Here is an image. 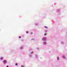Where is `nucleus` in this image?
I'll return each mask as SVG.
<instances>
[{
  "label": "nucleus",
  "instance_id": "ddd939ff",
  "mask_svg": "<svg viewBox=\"0 0 67 67\" xmlns=\"http://www.w3.org/2000/svg\"><path fill=\"white\" fill-rule=\"evenodd\" d=\"M23 47H20V49H23Z\"/></svg>",
  "mask_w": 67,
  "mask_h": 67
},
{
  "label": "nucleus",
  "instance_id": "b1692460",
  "mask_svg": "<svg viewBox=\"0 0 67 67\" xmlns=\"http://www.w3.org/2000/svg\"><path fill=\"white\" fill-rule=\"evenodd\" d=\"M22 41H23V40H22Z\"/></svg>",
  "mask_w": 67,
  "mask_h": 67
},
{
  "label": "nucleus",
  "instance_id": "a211bd4d",
  "mask_svg": "<svg viewBox=\"0 0 67 67\" xmlns=\"http://www.w3.org/2000/svg\"><path fill=\"white\" fill-rule=\"evenodd\" d=\"M44 35H46V33L44 34Z\"/></svg>",
  "mask_w": 67,
  "mask_h": 67
},
{
  "label": "nucleus",
  "instance_id": "7ed1b4c3",
  "mask_svg": "<svg viewBox=\"0 0 67 67\" xmlns=\"http://www.w3.org/2000/svg\"><path fill=\"white\" fill-rule=\"evenodd\" d=\"M3 64H6L7 63V60H4L3 61Z\"/></svg>",
  "mask_w": 67,
  "mask_h": 67
},
{
  "label": "nucleus",
  "instance_id": "5701e85b",
  "mask_svg": "<svg viewBox=\"0 0 67 67\" xmlns=\"http://www.w3.org/2000/svg\"><path fill=\"white\" fill-rule=\"evenodd\" d=\"M6 67H9V66H6Z\"/></svg>",
  "mask_w": 67,
  "mask_h": 67
},
{
  "label": "nucleus",
  "instance_id": "dca6fc26",
  "mask_svg": "<svg viewBox=\"0 0 67 67\" xmlns=\"http://www.w3.org/2000/svg\"><path fill=\"white\" fill-rule=\"evenodd\" d=\"M15 65L16 66H17L18 65V63H16L15 64Z\"/></svg>",
  "mask_w": 67,
  "mask_h": 67
},
{
  "label": "nucleus",
  "instance_id": "f03ea898",
  "mask_svg": "<svg viewBox=\"0 0 67 67\" xmlns=\"http://www.w3.org/2000/svg\"><path fill=\"white\" fill-rule=\"evenodd\" d=\"M43 44L44 45H46V41H44L43 43Z\"/></svg>",
  "mask_w": 67,
  "mask_h": 67
},
{
  "label": "nucleus",
  "instance_id": "9d476101",
  "mask_svg": "<svg viewBox=\"0 0 67 67\" xmlns=\"http://www.w3.org/2000/svg\"><path fill=\"white\" fill-rule=\"evenodd\" d=\"M45 32H47L48 31V30H45L44 31Z\"/></svg>",
  "mask_w": 67,
  "mask_h": 67
},
{
  "label": "nucleus",
  "instance_id": "9b49d317",
  "mask_svg": "<svg viewBox=\"0 0 67 67\" xmlns=\"http://www.w3.org/2000/svg\"><path fill=\"white\" fill-rule=\"evenodd\" d=\"M44 28H45V29H47L48 28V27H47L46 26H44Z\"/></svg>",
  "mask_w": 67,
  "mask_h": 67
},
{
  "label": "nucleus",
  "instance_id": "f8f14e48",
  "mask_svg": "<svg viewBox=\"0 0 67 67\" xmlns=\"http://www.w3.org/2000/svg\"><path fill=\"white\" fill-rule=\"evenodd\" d=\"M35 39L34 38H32L31 39V41H34V40H35Z\"/></svg>",
  "mask_w": 67,
  "mask_h": 67
},
{
  "label": "nucleus",
  "instance_id": "aec40b11",
  "mask_svg": "<svg viewBox=\"0 0 67 67\" xmlns=\"http://www.w3.org/2000/svg\"><path fill=\"white\" fill-rule=\"evenodd\" d=\"M28 33V31H26V33Z\"/></svg>",
  "mask_w": 67,
  "mask_h": 67
},
{
  "label": "nucleus",
  "instance_id": "39448f33",
  "mask_svg": "<svg viewBox=\"0 0 67 67\" xmlns=\"http://www.w3.org/2000/svg\"><path fill=\"white\" fill-rule=\"evenodd\" d=\"M33 56L31 54H29V57H30V58H31Z\"/></svg>",
  "mask_w": 67,
  "mask_h": 67
},
{
  "label": "nucleus",
  "instance_id": "6e6552de",
  "mask_svg": "<svg viewBox=\"0 0 67 67\" xmlns=\"http://www.w3.org/2000/svg\"><path fill=\"white\" fill-rule=\"evenodd\" d=\"M57 60H59V57H58L57 58Z\"/></svg>",
  "mask_w": 67,
  "mask_h": 67
},
{
  "label": "nucleus",
  "instance_id": "4be33fe9",
  "mask_svg": "<svg viewBox=\"0 0 67 67\" xmlns=\"http://www.w3.org/2000/svg\"><path fill=\"white\" fill-rule=\"evenodd\" d=\"M19 38H21V37H20V36L19 37Z\"/></svg>",
  "mask_w": 67,
  "mask_h": 67
},
{
  "label": "nucleus",
  "instance_id": "20e7f679",
  "mask_svg": "<svg viewBox=\"0 0 67 67\" xmlns=\"http://www.w3.org/2000/svg\"><path fill=\"white\" fill-rule=\"evenodd\" d=\"M3 59V57H0V60L1 61Z\"/></svg>",
  "mask_w": 67,
  "mask_h": 67
},
{
  "label": "nucleus",
  "instance_id": "0eeeda50",
  "mask_svg": "<svg viewBox=\"0 0 67 67\" xmlns=\"http://www.w3.org/2000/svg\"><path fill=\"white\" fill-rule=\"evenodd\" d=\"M62 58H64V59H66V57H65V56L64 55L62 56Z\"/></svg>",
  "mask_w": 67,
  "mask_h": 67
},
{
  "label": "nucleus",
  "instance_id": "6ab92c4d",
  "mask_svg": "<svg viewBox=\"0 0 67 67\" xmlns=\"http://www.w3.org/2000/svg\"><path fill=\"white\" fill-rule=\"evenodd\" d=\"M21 67H24V66H23V65H22V66H21Z\"/></svg>",
  "mask_w": 67,
  "mask_h": 67
},
{
  "label": "nucleus",
  "instance_id": "4468645a",
  "mask_svg": "<svg viewBox=\"0 0 67 67\" xmlns=\"http://www.w3.org/2000/svg\"><path fill=\"white\" fill-rule=\"evenodd\" d=\"M38 25V24L37 23H35V25Z\"/></svg>",
  "mask_w": 67,
  "mask_h": 67
},
{
  "label": "nucleus",
  "instance_id": "423d86ee",
  "mask_svg": "<svg viewBox=\"0 0 67 67\" xmlns=\"http://www.w3.org/2000/svg\"><path fill=\"white\" fill-rule=\"evenodd\" d=\"M35 57L36 58H38V56H37V54L35 55Z\"/></svg>",
  "mask_w": 67,
  "mask_h": 67
},
{
  "label": "nucleus",
  "instance_id": "1a4fd4ad",
  "mask_svg": "<svg viewBox=\"0 0 67 67\" xmlns=\"http://www.w3.org/2000/svg\"><path fill=\"white\" fill-rule=\"evenodd\" d=\"M61 44H64V42L63 41H61Z\"/></svg>",
  "mask_w": 67,
  "mask_h": 67
},
{
  "label": "nucleus",
  "instance_id": "412c9836",
  "mask_svg": "<svg viewBox=\"0 0 67 67\" xmlns=\"http://www.w3.org/2000/svg\"><path fill=\"white\" fill-rule=\"evenodd\" d=\"M31 34H33V33H32V32H31Z\"/></svg>",
  "mask_w": 67,
  "mask_h": 67
},
{
  "label": "nucleus",
  "instance_id": "f257e3e1",
  "mask_svg": "<svg viewBox=\"0 0 67 67\" xmlns=\"http://www.w3.org/2000/svg\"><path fill=\"white\" fill-rule=\"evenodd\" d=\"M42 40L43 41H46V37H43L42 38Z\"/></svg>",
  "mask_w": 67,
  "mask_h": 67
},
{
  "label": "nucleus",
  "instance_id": "f3484780",
  "mask_svg": "<svg viewBox=\"0 0 67 67\" xmlns=\"http://www.w3.org/2000/svg\"><path fill=\"white\" fill-rule=\"evenodd\" d=\"M33 52H30V54H33Z\"/></svg>",
  "mask_w": 67,
  "mask_h": 67
},
{
  "label": "nucleus",
  "instance_id": "2eb2a0df",
  "mask_svg": "<svg viewBox=\"0 0 67 67\" xmlns=\"http://www.w3.org/2000/svg\"><path fill=\"white\" fill-rule=\"evenodd\" d=\"M36 49H38V50L40 49V48H39L38 47Z\"/></svg>",
  "mask_w": 67,
  "mask_h": 67
}]
</instances>
